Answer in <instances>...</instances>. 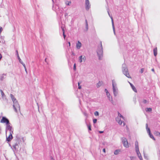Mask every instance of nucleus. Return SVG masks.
I'll return each instance as SVG.
<instances>
[{
    "mask_svg": "<svg viewBox=\"0 0 160 160\" xmlns=\"http://www.w3.org/2000/svg\"><path fill=\"white\" fill-rule=\"evenodd\" d=\"M97 55L99 60H102L103 57V48L101 42H99V45L97 50Z\"/></svg>",
    "mask_w": 160,
    "mask_h": 160,
    "instance_id": "obj_1",
    "label": "nucleus"
},
{
    "mask_svg": "<svg viewBox=\"0 0 160 160\" xmlns=\"http://www.w3.org/2000/svg\"><path fill=\"white\" fill-rule=\"evenodd\" d=\"M13 107L16 112H18L20 111V107L18 103L14 102Z\"/></svg>",
    "mask_w": 160,
    "mask_h": 160,
    "instance_id": "obj_2",
    "label": "nucleus"
},
{
    "mask_svg": "<svg viewBox=\"0 0 160 160\" xmlns=\"http://www.w3.org/2000/svg\"><path fill=\"white\" fill-rule=\"evenodd\" d=\"M89 0H85V8L87 11H88L90 8Z\"/></svg>",
    "mask_w": 160,
    "mask_h": 160,
    "instance_id": "obj_3",
    "label": "nucleus"
},
{
    "mask_svg": "<svg viewBox=\"0 0 160 160\" xmlns=\"http://www.w3.org/2000/svg\"><path fill=\"white\" fill-rule=\"evenodd\" d=\"M1 123H5L6 124H9V120L5 117H2V119L0 121Z\"/></svg>",
    "mask_w": 160,
    "mask_h": 160,
    "instance_id": "obj_4",
    "label": "nucleus"
},
{
    "mask_svg": "<svg viewBox=\"0 0 160 160\" xmlns=\"http://www.w3.org/2000/svg\"><path fill=\"white\" fill-rule=\"evenodd\" d=\"M122 142L124 146L126 148H128L129 147V145L127 140L126 138H122Z\"/></svg>",
    "mask_w": 160,
    "mask_h": 160,
    "instance_id": "obj_5",
    "label": "nucleus"
},
{
    "mask_svg": "<svg viewBox=\"0 0 160 160\" xmlns=\"http://www.w3.org/2000/svg\"><path fill=\"white\" fill-rule=\"evenodd\" d=\"M112 85L113 87V90L114 92V94L115 95V94H116L117 92L116 90V84L115 83V82L114 80H112Z\"/></svg>",
    "mask_w": 160,
    "mask_h": 160,
    "instance_id": "obj_6",
    "label": "nucleus"
},
{
    "mask_svg": "<svg viewBox=\"0 0 160 160\" xmlns=\"http://www.w3.org/2000/svg\"><path fill=\"white\" fill-rule=\"evenodd\" d=\"M86 60V57L84 56L81 55L79 57L78 61L80 63L82 62H85Z\"/></svg>",
    "mask_w": 160,
    "mask_h": 160,
    "instance_id": "obj_7",
    "label": "nucleus"
},
{
    "mask_svg": "<svg viewBox=\"0 0 160 160\" xmlns=\"http://www.w3.org/2000/svg\"><path fill=\"white\" fill-rule=\"evenodd\" d=\"M116 120L119 125H121L123 123V126H124L125 125V123L124 122L122 121L119 117H117L116 118Z\"/></svg>",
    "mask_w": 160,
    "mask_h": 160,
    "instance_id": "obj_8",
    "label": "nucleus"
},
{
    "mask_svg": "<svg viewBox=\"0 0 160 160\" xmlns=\"http://www.w3.org/2000/svg\"><path fill=\"white\" fill-rule=\"evenodd\" d=\"M13 133V132H10V134L9 136L6 138V140L8 142H9L11 141L13 138V137L12 136V134Z\"/></svg>",
    "mask_w": 160,
    "mask_h": 160,
    "instance_id": "obj_9",
    "label": "nucleus"
},
{
    "mask_svg": "<svg viewBox=\"0 0 160 160\" xmlns=\"http://www.w3.org/2000/svg\"><path fill=\"white\" fill-rule=\"evenodd\" d=\"M82 46L81 43L79 41H78L76 43V48L77 49H79Z\"/></svg>",
    "mask_w": 160,
    "mask_h": 160,
    "instance_id": "obj_10",
    "label": "nucleus"
},
{
    "mask_svg": "<svg viewBox=\"0 0 160 160\" xmlns=\"http://www.w3.org/2000/svg\"><path fill=\"white\" fill-rule=\"evenodd\" d=\"M7 129L10 131V132H13V129L10 125V123L7 124Z\"/></svg>",
    "mask_w": 160,
    "mask_h": 160,
    "instance_id": "obj_11",
    "label": "nucleus"
},
{
    "mask_svg": "<svg viewBox=\"0 0 160 160\" xmlns=\"http://www.w3.org/2000/svg\"><path fill=\"white\" fill-rule=\"evenodd\" d=\"M136 151L137 153V154L139 159L141 160H142V157L141 154H140L139 152V149H138V148H137V150H136Z\"/></svg>",
    "mask_w": 160,
    "mask_h": 160,
    "instance_id": "obj_12",
    "label": "nucleus"
},
{
    "mask_svg": "<svg viewBox=\"0 0 160 160\" xmlns=\"http://www.w3.org/2000/svg\"><path fill=\"white\" fill-rule=\"evenodd\" d=\"M17 56H18V58L19 60V62H21V63L23 65L24 68V69H25V70H26V68L25 67V65L23 63H22V61H21V59L20 58L19 56V55L18 54V51H17Z\"/></svg>",
    "mask_w": 160,
    "mask_h": 160,
    "instance_id": "obj_13",
    "label": "nucleus"
},
{
    "mask_svg": "<svg viewBox=\"0 0 160 160\" xmlns=\"http://www.w3.org/2000/svg\"><path fill=\"white\" fill-rule=\"evenodd\" d=\"M123 73L128 78H131L128 71H124L123 72Z\"/></svg>",
    "mask_w": 160,
    "mask_h": 160,
    "instance_id": "obj_14",
    "label": "nucleus"
},
{
    "mask_svg": "<svg viewBox=\"0 0 160 160\" xmlns=\"http://www.w3.org/2000/svg\"><path fill=\"white\" fill-rule=\"evenodd\" d=\"M131 87H132V90L135 92H137V89H136V88L134 86V85L132 84L131 83H130V82H129Z\"/></svg>",
    "mask_w": 160,
    "mask_h": 160,
    "instance_id": "obj_15",
    "label": "nucleus"
},
{
    "mask_svg": "<svg viewBox=\"0 0 160 160\" xmlns=\"http://www.w3.org/2000/svg\"><path fill=\"white\" fill-rule=\"evenodd\" d=\"M153 53L155 56H156L157 54V47L153 49Z\"/></svg>",
    "mask_w": 160,
    "mask_h": 160,
    "instance_id": "obj_16",
    "label": "nucleus"
},
{
    "mask_svg": "<svg viewBox=\"0 0 160 160\" xmlns=\"http://www.w3.org/2000/svg\"><path fill=\"white\" fill-rule=\"evenodd\" d=\"M103 83V82L102 81H99L98 83H97V87H99L100 86H101Z\"/></svg>",
    "mask_w": 160,
    "mask_h": 160,
    "instance_id": "obj_17",
    "label": "nucleus"
},
{
    "mask_svg": "<svg viewBox=\"0 0 160 160\" xmlns=\"http://www.w3.org/2000/svg\"><path fill=\"white\" fill-rule=\"evenodd\" d=\"M137 148H138V149H139L138 143L137 141H136L135 142V149H136V150H137Z\"/></svg>",
    "mask_w": 160,
    "mask_h": 160,
    "instance_id": "obj_18",
    "label": "nucleus"
},
{
    "mask_svg": "<svg viewBox=\"0 0 160 160\" xmlns=\"http://www.w3.org/2000/svg\"><path fill=\"white\" fill-rule=\"evenodd\" d=\"M146 112H151L152 111V109L151 108H147L146 109Z\"/></svg>",
    "mask_w": 160,
    "mask_h": 160,
    "instance_id": "obj_19",
    "label": "nucleus"
},
{
    "mask_svg": "<svg viewBox=\"0 0 160 160\" xmlns=\"http://www.w3.org/2000/svg\"><path fill=\"white\" fill-rule=\"evenodd\" d=\"M65 3L67 5H70L71 4V1H66L65 2Z\"/></svg>",
    "mask_w": 160,
    "mask_h": 160,
    "instance_id": "obj_20",
    "label": "nucleus"
},
{
    "mask_svg": "<svg viewBox=\"0 0 160 160\" xmlns=\"http://www.w3.org/2000/svg\"><path fill=\"white\" fill-rule=\"evenodd\" d=\"M62 28V31H63V37H64V39H65V37H66V35H65V32H64V28Z\"/></svg>",
    "mask_w": 160,
    "mask_h": 160,
    "instance_id": "obj_21",
    "label": "nucleus"
},
{
    "mask_svg": "<svg viewBox=\"0 0 160 160\" xmlns=\"http://www.w3.org/2000/svg\"><path fill=\"white\" fill-rule=\"evenodd\" d=\"M10 96H11V98H12V101H13V102H15V101L16 100V99L14 98L13 96V95L12 94H11Z\"/></svg>",
    "mask_w": 160,
    "mask_h": 160,
    "instance_id": "obj_22",
    "label": "nucleus"
},
{
    "mask_svg": "<svg viewBox=\"0 0 160 160\" xmlns=\"http://www.w3.org/2000/svg\"><path fill=\"white\" fill-rule=\"evenodd\" d=\"M149 134V136L151 138H152L154 140H155V138L151 133H150V134Z\"/></svg>",
    "mask_w": 160,
    "mask_h": 160,
    "instance_id": "obj_23",
    "label": "nucleus"
},
{
    "mask_svg": "<svg viewBox=\"0 0 160 160\" xmlns=\"http://www.w3.org/2000/svg\"><path fill=\"white\" fill-rule=\"evenodd\" d=\"M0 92L1 93L2 97V98L4 97L5 96L4 93L3 92V91L1 90H0Z\"/></svg>",
    "mask_w": 160,
    "mask_h": 160,
    "instance_id": "obj_24",
    "label": "nucleus"
},
{
    "mask_svg": "<svg viewBox=\"0 0 160 160\" xmlns=\"http://www.w3.org/2000/svg\"><path fill=\"white\" fill-rule=\"evenodd\" d=\"M120 151V150H116L114 152V154H116V155H117V154H118L119 153V152Z\"/></svg>",
    "mask_w": 160,
    "mask_h": 160,
    "instance_id": "obj_25",
    "label": "nucleus"
},
{
    "mask_svg": "<svg viewBox=\"0 0 160 160\" xmlns=\"http://www.w3.org/2000/svg\"><path fill=\"white\" fill-rule=\"evenodd\" d=\"M81 83V82H78V88L79 89H81V86L80 85V84Z\"/></svg>",
    "mask_w": 160,
    "mask_h": 160,
    "instance_id": "obj_26",
    "label": "nucleus"
},
{
    "mask_svg": "<svg viewBox=\"0 0 160 160\" xmlns=\"http://www.w3.org/2000/svg\"><path fill=\"white\" fill-rule=\"evenodd\" d=\"M155 134L157 136H160V133L158 132H156L155 133Z\"/></svg>",
    "mask_w": 160,
    "mask_h": 160,
    "instance_id": "obj_27",
    "label": "nucleus"
},
{
    "mask_svg": "<svg viewBox=\"0 0 160 160\" xmlns=\"http://www.w3.org/2000/svg\"><path fill=\"white\" fill-rule=\"evenodd\" d=\"M94 115L95 116H98V115H99V113H98V112L97 111H96L95 112H94Z\"/></svg>",
    "mask_w": 160,
    "mask_h": 160,
    "instance_id": "obj_28",
    "label": "nucleus"
},
{
    "mask_svg": "<svg viewBox=\"0 0 160 160\" xmlns=\"http://www.w3.org/2000/svg\"><path fill=\"white\" fill-rule=\"evenodd\" d=\"M147 129L148 132V133L149 134H150L151 133L150 129L149 128H147Z\"/></svg>",
    "mask_w": 160,
    "mask_h": 160,
    "instance_id": "obj_29",
    "label": "nucleus"
},
{
    "mask_svg": "<svg viewBox=\"0 0 160 160\" xmlns=\"http://www.w3.org/2000/svg\"><path fill=\"white\" fill-rule=\"evenodd\" d=\"M118 115L119 116L122 118L123 119L124 118L123 116H122L119 112H118Z\"/></svg>",
    "mask_w": 160,
    "mask_h": 160,
    "instance_id": "obj_30",
    "label": "nucleus"
},
{
    "mask_svg": "<svg viewBox=\"0 0 160 160\" xmlns=\"http://www.w3.org/2000/svg\"><path fill=\"white\" fill-rule=\"evenodd\" d=\"M86 30H87L88 29V23H87V20L86 21Z\"/></svg>",
    "mask_w": 160,
    "mask_h": 160,
    "instance_id": "obj_31",
    "label": "nucleus"
},
{
    "mask_svg": "<svg viewBox=\"0 0 160 160\" xmlns=\"http://www.w3.org/2000/svg\"><path fill=\"white\" fill-rule=\"evenodd\" d=\"M97 121V119H94L93 120V122L94 123H95Z\"/></svg>",
    "mask_w": 160,
    "mask_h": 160,
    "instance_id": "obj_32",
    "label": "nucleus"
},
{
    "mask_svg": "<svg viewBox=\"0 0 160 160\" xmlns=\"http://www.w3.org/2000/svg\"><path fill=\"white\" fill-rule=\"evenodd\" d=\"M143 102L144 103H146L147 102V101L145 99H144L143 100Z\"/></svg>",
    "mask_w": 160,
    "mask_h": 160,
    "instance_id": "obj_33",
    "label": "nucleus"
},
{
    "mask_svg": "<svg viewBox=\"0 0 160 160\" xmlns=\"http://www.w3.org/2000/svg\"><path fill=\"white\" fill-rule=\"evenodd\" d=\"M105 91L106 92L107 94H108V90L106 89H105Z\"/></svg>",
    "mask_w": 160,
    "mask_h": 160,
    "instance_id": "obj_34",
    "label": "nucleus"
},
{
    "mask_svg": "<svg viewBox=\"0 0 160 160\" xmlns=\"http://www.w3.org/2000/svg\"><path fill=\"white\" fill-rule=\"evenodd\" d=\"M2 27L0 28V34L1 33L2 31Z\"/></svg>",
    "mask_w": 160,
    "mask_h": 160,
    "instance_id": "obj_35",
    "label": "nucleus"
},
{
    "mask_svg": "<svg viewBox=\"0 0 160 160\" xmlns=\"http://www.w3.org/2000/svg\"><path fill=\"white\" fill-rule=\"evenodd\" d=\"M107 95L108 98H110V94L109 92H108V94H107Z\"/></svg>",
    "mask_w": 160,
    "mask_h": 160,
    "instance_id": "obj_36",
    "label": "nucleus"
},
{
    "mask_svg": "<svg viewBox=\"0 0 160 160\" xmlns=\"http://www.w3.org/2000/svg\"><path fill=\"white\" fill-rule=\"evenodd\" d=\"M2 55L0 53V60H1V58H2Z\"/></svg>",
    "mask_w": 160,
    "mask_h": 160,
    "instance_id": "obj_37",
    "label": "nucleus"
},
{
    "mask_svg": "<svg viewBox=\"0 0 160 160\" xmlns=\"http://www.w3.org/2000/svg\"><path fill=\"white\" fill-rule=\"evenodd\" d=\"M103 151L104 152H106V150H105V148H104L103 149Z\"/></svg>",
    "mask_w": 160,
    "mask_h": 160,
    "instance_id": "obj_38",
    "label": "nucleus"
},
{
    "mask_svg": "<svg viewBox=\"0 0 160 160\" xmlns=\"http://www.w3.org/2000/svg\"><path fill=\"white\" fill-rule=\"evenodd\" d=\"M88 130H90V125H88Z\"/></svg>",
    "mask_w": 160,
    "mask_h": 160,
    "instance_id": "obj_39",
    "label": "nucleus"
},
{
    "mask_svg": "<svg viewBox=\"0 0 160 160\" xmlns=\"http://www.w3.org/2000/svg\"><path fill=\"white\" fill-rule=\"evenodd\" d=\"M99 133H103V131H100L99 132Z\"/></svg>",
    "mask_w": 160,
    "mask_h": 160,
    "instance_id": "obj_40",
    "label": "nucleus"
},
{
    "mask_svg": "<svg viewBox=\"0 0 160 160\" xmlns=\"http://www.w3.org/2000/svg\"><path fill=\"white\" fill-rule=\"evenodd\" d=\"M130 158L131 159H132L133 158H134V157H131Z\"/></svg>",
    "mask_w": 160,
    "mask_h": 160,
    "instance_id": "obj_41",
    "label": "nucleus"
},
{
    "mask_svg": "<svg viewBox=\"0 0 160 160\" xmlns=\"http://www.w3.org/2000/svg\"><path fill=\"white\" fill-rule=\"evenodd\" d=\"M68 44H69V46L70 47V46H71V44H70V42H68Z\"/></svg>",
    "mask_w": 160,
    "mask_h": 160,
    "instance_id": "obj_42",
    "label": "nucleus"
},
{
    "mask_svg": "<svg viewBox=\"0 0 160 160\" xmlns=\"http://www.w3.org/2000/svg\"><path fill=\"white\" fill-rule=\"evenodd\" d=\"M148 124H146V128H148Z\"/></svg>",
    "mask_w": 160,
    "mask_h": 160,
    "instance_id": "obj_43",
    "label": "nucleus"
},
{
    "mask_svg": "<svg viewBox=\"0 0 160 160\" xmlns=\"http://www.w3.org/2000/svg\"><path fill=\"white\" fill-rule=\"evenodd\" d=\"M74 69H76V67H75V64H74Z\"/></svg>",
    "mask_w": 160,
    "mask_h": 160,
    "instance_id": "obj_44",
    "label": "nucleus"
},
{
    "mask_svg": "<svg viewBox=\"0 0 160 160\" xmlns=\"http://www.w3.org/2000/svg\"><path fill=\"white\" fill-rule=\"evenodd\" d=\"M72 54L73 55H75V53H73V52H72Z\"/></svg>",
    "mask_w": 160,
    "mask_h": 160,
    "instance_id": "obj_45",
    "label": "nucleus"
},
{
    "mask_svg": "<svg viewBox=\"0 0 160 160\" xmlns=\"http://www.w3.org/2000/svg\"><path fill=\"white\" fill-rule=\"evenodd\" d=\"M68 15L67 13H66L65 14V16L66 17Z\"/></svg>",
    "mask_w": 160,
    "mask_h": 160,
    "instance_id": "obj_46",
    "label": "nucleus"
},
{
    "mask_svg": "<svg viewBox=\"0 0 160 160\" xmlns=\"http://www.w3.org/2000/svg\"><path fill=\"white\" fill-rule=\"evenodd\" d=\"M47 59L46 58L45 60V61L46 62H47V60H46Z\"/></svg>",
    "mask_w": 160,
    "mask_h": 160,
    "instance_id": "obj_47",
    "label": "nucleus"
},
{
    "mask_svg": "<svg viewBox=\"0 0 160 160\" xmlns=\"http://www.w3.org/2000/svg\"><path fill=\"white\" fill-rule=\"evenodd\" d=\"M112 23L113 24V19L112 18Z\"/></svg>",
    "mask_w": 160,
    "mask_h": 160,
    "instance_id": "obj_48",
    "label": "nucleus"
},
{
    "mask_svg": "<svg viewBox=\"0 0 160 160\" xmlns=\"http://www.w3.org/2000/svg\"><path fill=\"white\" fill-rule=\"evenodd\" d=\"M142 72H142V71H141V73H142Z\"/></svg>",
    "mask_w": 160,
    "mask_h": 160,
    "instance_id": "obj_49",
    "label": "nucleus"
},
{
    "mask_svg": "<svg viewBox=\"0 0 160 160\" xmlns=\"http://www.w3.org/2000/svg\"><path fill=\"white\" fill-rule=\"evenodd\" d=\"M141 70H142V69Z\"/></svg>",
    "mask_w": 160,
    "mask_h": 160,
    "instance_id": "obj_50",
    "label": "nucleus"
},
{
    "mask_svg": "<svg viewBox=\"0 0 160 160\" xmlns=\"http://www.w3.org/2000/svg\"><path fill=\"white\" fill-rule=\"evenodd\" d=\"M52 160H53V159H52Z\"/></svg>",
    "mask_w": 160,
    "mask_h": 160,
    "instance_id": "obj_51",
    "label": "nucleus"
}]
</instances>
